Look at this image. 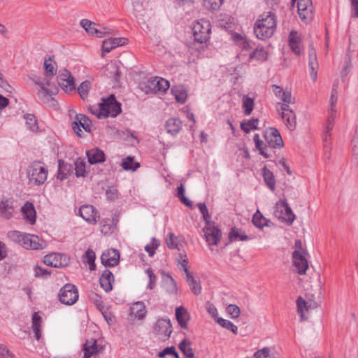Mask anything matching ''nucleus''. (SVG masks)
<instances>
[{
    "mask_svg": "<svg viewBox=\"0 0 358 358\" xmlns=\"http://www.w3.org/2000/svg\"><path fill=\"white\" fill-rule=\"evenodd\" d=\"M210 31L209 21L201 19L196 22L192 27L194 41L200 43H206L210 38Z\"/></svg>",
    "mask_w": 358,
    "mask_h": 358,
    "instance_id": "obj_4",
    "label": "nucleus"
},
{
    "mask_svg": "<svg viewBox=\"0 0 358 358\" xmlns=\"http://www.w3.org/2000/svg\"><path fill=\"white\" fill-rule=\"evenodd\" d=\"M297 312L300 314L301 321L307 320L305 316V311L308 312L310 309H314L317 307V303L315 301L306 302L301 296L296 299Z\"/></svg>",
    "mask_w": 358,
    "mask_h": 358,
    "instance_id": "obj_19",
    "label": "nucleus"
},
{
    "mask_svg": "<svg viewBox=\"0 0 358 358\" xmlns=\"http://www.w3.org/2000/svg\"><path fill=\"white\" fill-rule=\"evenodd\" d=\"M182 127V122L176 117L169 118L166 122V130L167 133L172 136H176L178 134Z\"/></svg>",
    "mask_w": 358,
    "mask_h": 358,
    "instance_id": "obj_26",
    "label": "nucleus"
},
{
    "mask_svg": "<svg viewBox=\"0 0 358 358\" xmlns=\"http://www.w3.org/2000/svg\"><path fill=\"white\" fill-rule=\"evenodd\" d=\"M227 312L231 318H238L241 314L239 307L235 304H230L227 307Z\"/></svg>",
    "mask_w": 358,
    "mask_h": 358,
    "instance_id": "obj_62",
    "label": "nucleus"
},
{
    "mask_svg": "<svg viewBox=\"0 0 358 358\" xmlns=\"http://www.w3.org/2000/svg\"><path fill=\"white\" fill-rule=\"evenodd\" d=\"M27 128L32 131H37L38 127L36 117L32 114H26L24 116Z\"/></svg>",
    "mask_w": 358,
    "mask_h": 358,
    "instance_id": "obj_47",
    "label": "nucleus"
},
{
    "mask_svg": "<svg viewBox=\"0 0 358 358\" xmlns=\"http://www.w3.org/2000/svg\"><path fill=\"white\" fill-rule=\"evenodd\" d=\"M44 74L45 77L52 78L57 72V64L52 61L50 57L45 59L44 61Z\"/></svg>",
    "mask_w": 358,
    "mask_h": 358,
    "instance_id": "obj_36",
    "label": "nucleus"
},
{
    "mask_svg": "<svg viewBox=\"0 0 358 358\" xmlns=\"http://www.w3.org/2000/svg\"><path fill=\"white\" fill-rule=\"evenodd\" d=\"M79 215L87 223L94 224L99 218L97 210L92 205H83L79 208Z\"/></svg>",
    "mask_w": 358,
    "mask_h": 358,
    "instance_id": "obj_13",
    "label": "nucleus"
},
{
    "mask_svg": "<svg viewBox=\"0 0 358 358\" xmlns=\"http://www.w3.org/2000/svg\"><path fill=\"white\" fill-rule=\"evenodd\" d=\"M103 265L107 266H115L120 262V253L117 250L109 249L103 252L101 256Z\"/></svg>",
    "mask_w": 358,
    "mask_h": 358,
    "instance_id": "obj_17",
    "label": "nucleus"
},
{
    "mask_svg": "<svg viewBox=\"0 0 358 358\" xmlns=\"http://www.w3.org/2000/svg\"><path fill=\"white\" fill-rule=\"evenodd\" d=\"M43 262L47 266L60 268L68 265L69 258L63 254L52 253L44 257Z\"/></svg>",
    "mask_w": 358,
    "mask_h": 358,
    "instance_id": "obj_12",
    "label": "nucleus"
},
{
    "mask_svg": "<svg viewBox=\"0 0 358 358\" xmlns=\"http://www.w3.org/2000/svg\"><path fill=\"white\" fill-rule=\"evenodd\" d=\"M84 355L83 358H90L91 356L98 352V348L96 340L87 341L83 345Z\"/></svg>",
    "mask_w": 358,
    "mask_h": 358,
    "instance_id": "obj_34",
    "label": "nucleus"
},
{
    "mask_svg": "<svg viewBox=\"0 0 358 358\" xmlns=\"http://www.w3.org/2000/svg\"><path fill=\"white\" fill-rule=\"evenodd\" d=\"M308 67L310 75L313 80H317V73L319 68L316 51L313 47H310L308 50Z\"/></svg>",
    "mask_w": 358,
    "mask_h": 358,
    "instance_id": "obj_20",
    "label": "nucleus"
},
{
    "mask_svg": "<svg viewBox=\"0 0 358 358\" xmlns=\"http://www.w3.org/2000/svg\"><path fill=\"white\" fill-rule=\"evenodd\" d=\"M126 39L124 38H111L103 41L102 50L105 52H110L113 48L125 44Z\"/></svg>",
    "mask_w": 358,
    "mask_h": 358,
    "instance_id": "obj_28",
    "label": "nucleus"
},
{
    "mask_svg": "<svg viewBox=\"0 0 358 358\" xmlns=\"http://www.w3.org/2000/svg\"><path fill=\"white\" fill-rule=\"evenodd\" d=\"M24 219L28 221L31 224L36 222V210L32 203L27 201L21 208Z\"/></svg>",
    "mask_w": 358,
    "mask_h": 358,
    "instance_id": "obj_21",
    "label": "nucleus"
},
{
    "mask_svg": "<svg viewBox=\"0 0 358 358\" xmlns=\"http://www.w3.org/2000/svg\"><path fill=\"white\" fill-rule=\"evenodd\" d=\"M75 120L79 124L80 127H82L86 131H91L92 121L83 114H78L76 116Z\"/></svg>",
    "mask_w": 358,
    "mask_h": 358,
    "instance_id": "obj_44",
    "label": "nucleus"
},
{
    "mask_svg": "<svg viewBox=\"0 0 358 358\" xmlns=\"http://www.w3.org/2000/svg\"><path fill=\"white\" fill-rule=\"evenodd\" d=\"M276 26L275 15L271 12H267L259 16L254 24L253 30L258 39L266 40L273 35Z\"/></svg>",
    "mask_w": 358,
    "mask_h": 358,
    "instance_id": "obj_2",
    "label": "nucleus"
},
{
    "mask_svg": "<svg viewBox=\"0 0 358 358\" xmlns=\"http://www.w3.org/2000/svg\"><path fill=\"white\" fill-rule=\"evenodd\" d=\"M298 13L301 20L309 22L313 17V6L311 0H299Z\"/></svg>",
    "mask_w": 358,
    "mask_h": 358,
    "instance_id": "obj_10",
    "label": "nucleus"
},
{
    "mask_svg": "<svg viewBox=\"0 0 358 358\" xmlns=\"http://www.w3.org/2000/svg\"><path fill=\"white\" fill-rule=\"evenodd\" d=\"M276 110L281 115L287 127L290 131L294 130L296 126V115L294 112L289 108V105L287 103H278L276 104Z\"/></svg>",
    "mask_w": 358,
    "mask_h": 358,
    "instance_id": "obj_5",
    "label": "nucleus"
},
{
    "mask_svg": "<svg viewBox=\"0 0 358 358\" xmlns=\"http://www.w3.org/2000/svg\"><path fill=\"white\" fill-rule=\"evenodd\" d=\"M229 236L231 241H245L250 239L249 237L245 234V233L243 231L236 227H234L231 229Z\"/></svg>",
    "mask_w": 358,
    "mask_h": 358,
    "instance_id": "obj_40",
    "label": "nucleus"
},
{
    "mask_svg": "<svg viewBox=\"0 0 358 358\" xmlns=\"http://www.w3.org/2000/svg\"><path fill=\"white\" fill-rule=\"evenodd\" d=\"M173 94L176 101L179 103H184L187 99V94L186 92H185L182 89H173Z\"/></svg>",
    "mask_w": 358,
    "mask_h": 358,
    "instance_id": "obj_61",
    "label": "nucleus"
},
{
    "mask_svg": "<svg viewBox=\"0 0 358 358\" xmlns=\"http://www.w3.org/2000/svg\"><path fill=\"white\" fill-rule=\"evenodd\" d=\"M31 327L35 334L36 340L39 341L41 337V327L42 324V317L37 312H34L31 318Z\"/></svg>",
    "mask_w": 358,
    "mask_h": 358,
    "instance_id": "obj_32",
    "label": "nucleus"
},
{
    "mask_svg": "<svg viewBox=\"0 0 358 358\" xmlns=\"http://www.w3.org/2000/svg\"><path fill=\"white\" fill-rule=\"evenodd\" d=\"M71 171V166H69L67 164L64 162H62L61 160L59 161V169L57 173V178L60 180H63L67 178L69 172Z\"/></svg>",
    "mask_w": 358,
    "mask_h": 358,
    "instance_id": "obj_50",
    "label": "nucleus"
},
{
    "mask_svg": "<svg viewBox=\"0 0 358 358\" xmlns=\"http://www.w3.org/2000/svg\"><path fill=\"white\" fill-rule=\"evenodd\" d=\"M179 257L180 259H178L179 268L185 272V276H187L188 274H192L187 269L188 259L186 255H185L182 256V254H180Z\"/></svg>",
    "mask_w": 358,
    "mask_h": 358,
    "instance_id": "obj_58",
    "label": "nucleus"
},
{
    "mask_svg": "<svg viewBox=\"0 0 358 358\" xmlns=\"http://www.w3.org/2000/svg\"><path fill=\"white\" fill-rule=\"evenodd\" d=\"M223 0H203L204 6L212 10H216L220 8Z\"/></svg>",
    "mask_w": 358,
    "mask_h": 358,
    "instance_id": "obj_57",
    "label": "nucleus"
},
{
    "mask_svg": "<svg viewBox=\"0 0 358 358\" xmlns=\"http://www.w3.org/2000/svg\"><path fill=\"white\" fill-rule=\"evenodd\" d=\"M104 110H105V108H102L101 103H99V105L96 106H91L90 108V113L92 115H94L95 116H96L99 119L107 117L106 113H105L106 112Z\"/></svg>",
    "mask_w": 358,
    "mask_h": 358,
    "instance_id": "obj_55",
    "label": "nucleus"
},
{
    "mask_svg": "<svg viewBox=\"0 0 358 358\" xmlns=\"http://www.w3.org/2000/svg\"><path fill=\"white\" fill-rule=\"evenodd\" d=\"M176 317L180 327L187 329V322L189 319L187 310L182 306L177 307L176 308Z\"/></svg>",
    "mask_w": 358,
    "mask_h": 358,
    "instance_id": "obj_29",
    "label": "nucleus"
},
{
    "mask_svg": "<svg viewBox=\"0 0 358 358\" xmlns=\"http://www.w3.org/2000/svg\"><path fill=\"white\" fill-rule=\"evenodd\" d=\"M179 349L187 358H194V354L191 347L190 342L186 339L180 342Z\"/></svg>",
    "mask_w": 358,
    "mask_h": 358,
    "instance_id": "obj_46",
    "label": "nucleus"
},
{
    "mask_svg": "<svg viewBox=\"0 0 358 358\" xmlns=\"http://www.w3.org/2000/svg\"><path fill=\"white\" fill-rule=\"evenodd\" d=\"M166 242L167 244V246L170 249H178L179 250V245L178 243V238L173 234L170 233L166 239Z\"/></svg>",
    "mask_w": 358,
    "mask_h": 358,
    "instance_id": "obj_59",
    "label": "nucleus"
},
{
    "mask_svg": "<svg viewBox=\"0 0 358 358\" xmlns=\"http://www.w3.org/2000/svg\"><path fill=\"white\" fill-rule=\"evenodd\" d=\"M216 322L223 328L231 331L234 334H238V327L229 320L222 317H217Z\"/></svg>",
    "mask_w": 358,
    "mask_h": 358,
    "instance_id": "obj_53",
    "label": "nucleus"
},
{
    "mask_svg": "<svg viewBox=\"0 0 358 358\" xmlns=\"http://www.w3.org/2000/svg\"><path fill=\"white\" fill-rule=\"evenodd\" d=\"M95 259V252L92 250L88 249L86 250L83 256V261L84 263L87 264L89 265V268L91 271H94L96 268V265L94 263Z\"/></svg>",
    "mask_w": 358,
    "mask_h": 358,
    "instance_id": "obj_42",
    "label": "nucleus"
},
{
    "mask_svg": "<svg viewBox=\"0 0 358 358\" xmlns=\"http://www.w3.org/2000/svg\"><path fill=\"white\" fill-rule=\"evenodd\" d=\"M166 355L171 356L172 358H179V355L174 347H167L159 353L160 358H164Z\"/></svg>",
    "mask_w": 358,
    "mask_h": 358,
    "instance_id": "obj_60",
    "label": "nucleus"
},
{
    "mask_svg": "<svg viewBox=\"0 0 358 358\" xmlns=\"http://www.w3.org/2000/svg\"><path fill=\"white\" fill-rule=\"evenodd\" d=\"M24 233H21L17 231H10L8 233V237L15 242L18 243L20 245L22 244V238H24Z\"/></svg>",
    "mask_w": 358,
    "mask_h": 358,
    "instance_id": "obj_63",
    "label": "nucleus"
},
{
    "mask_svg": "<svg viewBox=\"0 0 358 358\" xmlns=\"http://www.w3.org/2000/svg\"><path fill=\"white\" fill-rule=\"evenodd\" d=\"M273 92L275 96L282 101V103H287L289 105L293 103L291 92L289 90H284L281 87L273 85H272Z\"/></svg>",
    "mask_w": 358,
    "mask_h": 358,
    "instance_id": "obj_22",
    "label": "nucleus"
},
{
    "mask_svg": "<svg viewBox=\"0 0 358 358\" xmlns=\"http://www.w3.org/2000/svg\"><path fill=\"white\" fill-rule=\"evenodd\" d=\"M294 266L299 275H304L308 268V263L303 252L294 250L292 253Z\"/></svg>",
    "mask_w": 358,
    "mask_h": 358,
    "instance_id": "obj_14",
    "label": "nucleus"
},
{
    "mask_svg": "<svg viewBox=\"0 0 358 358\" xmlns=\"http://www.w3.org/2000/svg\"><path fill=\"white\" fill-rule=\"evenodd\" d=\"M48 171L46 166L41 162H34L27 169V176L30 182L41 185L47 180Z\"/></svg>",
    "mask_w": 358,
    "mask_h": 358,
    "instance_id": "obj_3",
    "label": "nucleus"
},
{
    "mask_svg": "<svg viewBox=\"0 0 358 358\" xmlns=\"http://www.w3.org/2000/svg\"><path fill=\"white\" fill-rule=\"evenodd\" d=\"M206 241L209 245H217L221 237V231L215 226H211L210 222L203 229Z\"/></svg>",
    "mask_w": 358,
    "mask_h": 358,
    "instance_id": "obj_11",
    "label": "nucleus"
},
{
    "mask_svg": "<svg viewBox=\"0 0 358 358\" xmlns=\"http://www.w3.org/2000/svg\"><path fill=\"white\" fill-rule=\"evenodd\" d=\"M243 109L245 115H250L254 109V99L248 96H244L243 98Z\"/></svg>",
    "mask_w": 358,
    "mask_h": 358,
    "instance_id": "obj_51",
    "label": "nucleus"
},
{
    "mask_svg": "<svg viewBox=\"0 0 358 358\" xmlns=\"http://www.w3.org/2000/svg\"><path fill=\"white\" fill-rule=\"evenodd\" d=\"M57 82L61 88L65 92H71L75 90L74 78L67 70L58 76Z\"/></svg>",
    "mask_w": 358,
    "mask_h": 358,
    "instance_id": "obj_18",
    "label": "nucleus"
},
{
    "mask_svg": "<svg viewBox=\"0 0 358 358\" xmlns=\"http://www.w3.org/2000/svg\"><path fill=\"white\" fill-rule=\"evenodd\" d=\"M21 245L27 250H40L43 248L45 242L41 241L38 236L29 234H25L22 238Z\"/></svg>",
    "mask_w": 358,
    "mask_h": 358,
    "instance_id": "obj_16",
    "label": "nucleus"
},
{
    "mask_svg": "<svg viewBox=\"0 0 358 358\" xmlns=\"http://www.w3.org/2000/svg\"><path fill=\"white\" fill-rule=\"evenodd\" d=\"M59 299L65 305H73L78 299V292L74 285L66 284L61 288L59 293Z\"/></svg>",
    "mask_w": 358,
    "mask_h": 358,
    "instance_id": "obj_6",
    "label": "nucleus"
},
{
    "mask_svg": "<svg viewBox=\"0 0 358 358\" xmlns=\"http://www.w3.org/2000/svg\"><path fill=\"white\" fill-rule=\"evenodd\" d=\"M154 333L159 340H167L172 333L171 321L168 319H159L154 326Z\"/></svg>",
    "mask_w": 358,
    "mask_h": 358,
    "instance_id": "obj_9",
    "label": "nucleus"
},
{
    "mask_svg": "<svg viewBox=\"0 0 358 358\" xmlns=\"http://www.w3.org/2000/svg\"><path fill=\"white\" fill-rule=\"evenodd\" d=\"M267 52L262 47H257L249 57V61H265L267 59Z\"/></svg>",
    "mask_w": 358,
    "mask_h": 358,
    "instance_id": "obj_43",
    "label": "nucleus"
},
{
    "mask_svg": "<svg viewBox=\"0 0 358 358\" xmlns=\"http://www.w3.org/2000/svg\"><path fill=\"white\" fill-rule=\"evenodd\" d=\"M91 87V83L90 81L85 80L83 82L78 88V92L79 93L81 99H85L88 94L89 90Z\"/></svg>",
    "mask_w": 358,
    "mask_h": 358,
    "instance_id": "obj_54",
    "label": "nucleus"
},
{
    "mask_svg": "<svg viewBox=\"0 0 358 358\" xmlns=\"http://www.w3.org/2000/svg\"><path fill=\"white\" fill-rule=\"evenodd\" d=\"M159 242L157 240H156L155 238H152V241L150 242V244H148L145 247V251L149 254V255L150 257L153 256V255L155 254V250L157 248V247L159 246Z\"/></svg>",
    "mask_w": 358,
    "mask_h": 358,
    "instance_id": "obj_64",
    "label": "nucleus"
},
{
    "mask_svg": "<svg viewBox=\"0 0 358 358\" xmlns=\"http://www.w3.org/2000/svg\"><path fill=\"white\" fill-rule=\"evenodd\" d=\"M14 208L12 203L8 201H3L0 202V214L6 219H10L13 217Z\"/></svg>",
    "mask_w": 358,
    "mask_h": 358,
    "instance_id": "obj_33",
    "label": "nucleus"
},
{
    "mask_svg": "<svg viewBox=\"0 0 358 358\" xmlns=\"http://www.w3.org/2000/svg\"><path fill=\"white\" fill-rule=\"evenodd\" d=\"M265 142L262 141L259 134H255L253 141L255 148L259 151V154L265 158L272 157L275 148L283 147V141L279 131L273 127L266 129L264 134Z\"/></svg>",
    "mask_w": 358,
    "mask_h": 358,
    "instance_id": "obj_1",
    "label": "nucleus"
},
{
    "mask_svg": "<svg viewBox=\"0 0 358 358\" xmlns=\"http://www.w3.org/2000/svg\"><path fill=\"white\" fill-rule=\"evenodd\" d=\"M121 165L127 171H136L140 166L139 163L134 162L132 157H127L124 159Z\"/></svg>",
    "mask_w": 358,
    "mask_h": 358,
    "instance_id": "obj_48",
    "label": "nucleus"
},
{
    "mask_svg": "<svg viewBox=\"0 0 358 358\" xmlns=\"http://www.w3.org/2000/svg\"><path fill=\"white\" fill-rule=\"evenodd\" d=\"M132 314L139 320H142L145 317L146 310L144 303L141 301H137L133 304L131 308Z\"/></svg>",
    "mask_w": 358,
    "mask_h": 358,
    "instance_id": "obj_38",
    "label": "nucleus"
},
{
    "mask_svg": "<svg viewBox=\"0 0 358 358\" xmlns=\"http://www.w3.org/2000/svg\"><path fill=\"white\" fill-rule=\"evenodd\" d=\"M114 282V276L113 273L105 269L100 277L99 282L101 287L106 292H108L112 290V283Z\"/></svg>",
    "mask_w": 358,
    "mask_h": 358,
    "instance_id": "obj_24",
    "label": "nucleus"
},
{
    "mask_svg": "<svg viewBox=\"0 0 358 358\" xmlns=\"http://www.w3.org/2000/svg\"><path fill=\"white\" fill-rule=\"evenodd\" d=\"M289 45L296 55H301L303 52L302 36L296 31L292 30L289 35Z\"/></svg>",
    "mask_w": 358,
    "mask_h": 358,
    "instance_id": "obj_15",
    "label": "nucleus"
},
{
    "mask_svg": "<svg viewBox=\"0 0 358 358\" xmlns=\"http://www.w3.org/2000/svg\"><path fill=\"white\" fill-rule=\"evenodd\" d=\"M177 196L179 198L180 201L184 203L185 206L188 207L192 206V202L190 200H189L185 196V187L182 184H181L179 187L177 188Z\"/></svg>",
    "mask_w": 358,
    "mask_h": 358,
    "instance_id": "obj_56",
    "label": "nucleus"
},
{
    "mask_svg": "<svg viewBox=\"0 0 358 358\" xmlns=\"http://www.w3.org/2000/svg\"><path fill=\"white\" fill-rule=\"evenodd\" d=\"M163 286L166 291L169 294H176L178 288L174 279L170 275H166L163 280Z\"/></svg>",
    "mask_w": 358,
    "mask_h": 358,
    "instance_id": "obj_39",
    "label": "nucleus"
},
{
    "mask_svg": "<svg viewBox=\"0 0 358 358\" xmlns=\"http://www.w3.org/2000/svg\"><path fill=\"white\" fill-rule=\"evenodd\" d=\"M86 163L84 159L81 158L77 159L75 162V171L77 177H84L85 174Z\"/></svg>",
    "mask_w": 358,
    "mask_h": 358,
    "instance_id": "obj_52",
    "label": "nucleus"
},
{
    "mask_svg": "<svg viewBox=\"0 0 358 358\" xmlns=\"http://www.w3.org/2000/svg\"><path fill=\"white\" fill-rule=\"evenodd\" d=\"M169 82L164 78H155L150 81V90L157 92H166L169 88Z\"/></svg>",
    "mask_w": 358,
    "mask_h": 358,
    "instance_id": "obj_27",
    "label": "nucleus"
},
{
    "mask_svg": "<svg viewBox=\"0 0 358 358\" xmlns=\"http://www.w3.org/2000/svg\"><path fill=\"white\" fill-rule=\"evenodd\" d=\"M50 78L45 77L43 80L41 79L34 80L35 83L41 87V90L38 92L40 98L43 99L47 96L54 94V92L48 88V87L50 86Z\"/></svg>",
    "mask_w": 358,
    "mask_h": 358,
    "instance_id": "obj_25",
    "label": "nucleus"
},
{
    "mask_svg": "<svg viewBox=\"0 0 358 358\" xmlns=\"http://www.w3.org/2000/svg\"><path fill=\"white\" fill-rule=\"evenodd\" d=\"M185 278L192 292L194 294L199 295L201 292V286L199 282L194 279L192 274H188Z\"/></svg>",
    "mask_w": 358,
    "mask_h": 358,
    "instance_id": "obj_45",
    "label": "nucleus"
},
{
    "mask_svg": "<svg viewBox=\"0 0 358 358\" xmlns=\"http://www.w3.org/2000/svg\"><path fill=\"white\" fill-rule=\"evenodd\" d=\"M86 155L90 164L101 163L105 161L104 152L98 148L87 150Z\"/></svg>",
    "mask_w": 358,
    "mask_h": 358,
    "instance_id": "obj_23",
    "label": "nucleus"
},
{
    "mask_svg": "<svg viewBox=\"0 0 358 358\" xmlns=\"http://www.w3.org/2000/svg\"><path fill=\"white\" fill-rule=\"evenodd\" d=\"M80 25L88 34L98 38H102L106 34H111L110 29L96 24L87 19L82 20L80 21Z\"/></svg>",
    "mask_w": 358,
    "mask_h": 358,
    "instance_id": "obj_7",
    "label": "nucleus"
},
{
    "mask_svg": "<svg viewBox=\"0 0 358 358\" xmlns=\"http://www.w3.org/2000/svg\"><path fill=\"white\" fill-rule=\"evenodd\" d=\"M252 221L259 229H262L264 227H269L271 223V221L264 217L259 210L253 215Z\"/></svg>",
    "mask_w": 358,
    "mask_h": 358,
    "instance_id": "obj_35",
    "label": "nucleus"
},
{
    "mask_svg": "<svg viewBox=\"0 0 358 358\" xmlns=\"http://www.w3.org/2000/svg\"><path fill=\"white\" fill-rule=\"evenodd\" d=\"M276 208H281V211L285 210V217L283 219L289 224H292L295 220V215L293 213L291 208L286 201H280L276 203Z\"/></svg>",
    "mask_w": 358,
    "mask_h": 358,
    "instance_id": "obj_30",
    "label": "nucleus"
},
{
    "mask_svg": "<svg viewBox=\"0 0 358 358\" xmlns=\"http://www.w3.org/2000/svg\"><path fill=\"white\" fill-rule=\"evenodd\" d=\"M336 115V113H328L323 135V141L326 143L328 142L329 138L331 135V131L334 127Z\"/></svg>",
    "mask_w": 358,
    "mask_h": 358,
    "instance_id": "obj_31",
    "label": "nucleus"
},
{
    "mask_svg": "<svg viewBox=\"0 0 358 358\" xmlns=\"http://www.w3.org/2000/svg\"><path fill=\"white\" fill-rule=\"evenodd\" d=\"M106 71H107V76L113 79L115 82H118L120 78V71L117 65L115 63H109L106 66Z\"/></svg>",
    "mask_w": 358,
    "mask_h": 358,
    "instance_id": "obj_41",
    "label": "nucleus"
},
{
    "mask_svg": "<svg viewBox=\"0 0 358 358\" xmlns=\"http://www.w3.org/2000/svg\"><path fill=\"white\" fill-rule=\"evenodd\" d=\"M102 108H105L106 117H115L122 111L120 103L116 101L114 95H110L106 99H102L101 102Z\"/></svg>",
    "mask_w": 358,
    "mask_h": 358,
    "instance_id": "obj_8",
    "label": "nucleus"
},
{
    "mask_svg": "<svg viewBox=\"0 0 358 358\" xmlns=\"http://www.w3.org/2000/svg\"><path fill=\"white\" fill-rule=\"evenodd\" d=\"M262 174L264 180L266 185L271 191H274L275 187V180L273 173L266 166H264L262 169Z\"/></svg>",
    "mask_w": 358,
    "mask_h": 358,
    "instance_id": "obj_37",
    "label": "nucleus"
},
{
    "mask_svg": "<svg viewBox=\"0 0 358 358\" xmlns=\"http://www.w3.org/2000/svg\"><path fill=\"white\" fill-rule=\"evenodd\" d=\"M257 118H252L250 120L243 121L241 124V129L245 133H249L252 129H257Z\"/></svg>",
    "mask_w": 358,
    "mask_h": 358,
    "instance_id": "obj_49",
    "label": "nucleus"
}]
</instances>
